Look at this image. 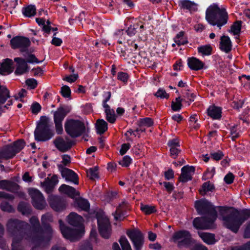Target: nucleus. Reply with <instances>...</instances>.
Segmentation results:
<instances>
[{"instance_id": "58", "label": "nucleus", "mask_w": 250, "mask_h": 250, "mask_svg": "<svg viewBox=\"0 0 250 250\" xmlns=\"http://www.w3.org/2000/svg\"><path fill=\"white\" fill-rule=\"evenodd\" d=\"M117 79L123 82L124 84H126L129 79V75L125 72L120 71L118 73Z\"/></svg>"}, {"instance_id": "38", "label": "nucleus", "mask_w": 250, "mask_h": 250, "mask_svg": "<svg viewBox=\"0 0 250 250\" xmlns=\"http://www.w3.org/2000/svg\"><path fill=\"white\" fill-rule=\"evenodd\" d=\"M89 214L91 217H94L97 219V224L108 219L104 217V212L101 209L99 210L91 209L89 212Z\"/></svg>"}, {"instance_id": "43", "label": "nucleus", "mask_w": 250, "mask_h": 250, "mask_svg": "<svg viewBox=\"0 0 250 250\" xmlns=\"http://www.w3.org/2000/svg\"><path fill=\"white\" fill-rule=\"evenodd\" d=\"M10 145L13 147L15 154H17L24 148L25 146V142L23 139H19Z\"/></svg>"}, {"instance_id": "32", "label": "nucleus", "mask_w": 250, "mask_h": 250, "mask_svg": "<svg viewBox=\"0 0 250 250\" xmlns=\"http://www.w3.org/2000/svg\"><path fill=\"white\" fill-rule=\"evenodd\" d=\"M178 6L181 9L183 10L195 11L197 9L196 4L189 0H180L178 1Z\"/></svg>"}, {"instance_id": "2", "label": "nucleus", "mask_w": 250, "mask_h": 250, "mask_svg": "<svg viewBox=\"0 0 250 250\" xmlns=\"http://www.w3.org/2000/svg\"><path fill=\"white\" fill-rule=\"evenodd\" d=\"M205 19L210 25L220 29L227 23L229 15L226 8H220L217 3H213L207 8Z\"/></svg>"}, {"instance_id": "55", "label": "nucleus", "mask_w": 250, "mask_h": 250, "mask_svg": "<svg viewBox=\"0 0 250 250\" xmlns=\"http://www.w3.org/2000/svg\"><path fill=\"white\" fill-rule=\"evenodd\" d=\"M154 96L160 98L161 99H168L169 97V95L167 94L166 90L163 88H160L158 89L157 91L154 94Z\"/></svg>"}, {"instance_id": "24", "label": "nucleus", "mask_w": 250, "mask_h": 250, "mask_svg": "<svg viewBox=\"0 0 250 250\" xmlns=\"http://www.w3.org/2000/svg\"><path fill=\"white\" fill-rule=\"evenodd\" d=\"M206 113L212 120H220L222 118V108L212 104L207 108Z\"/></svg>"}, {"instance_id": "48", "label": "nucleus", "mask_w": 250, "mask_h": 250, "mask_svg": "<svg viewBox=\"0 0 250 250\" xmlns=\"http://www.w3.org/2000/svg\"><path fill=\"white\" fill-rule=\"evenodd\" d=\"M183 97L186 99L188 105H190L194 101L196 96L194 93H190L189 90H188L183 93Z\"/></svg>"}, {"instance_id": "37", "label": "nucleus", "mask_w": 250, "mask_h": 250, "mask_svg": "<svg viewBox=\"0 0 250 250\" xmlns=\"http://www.w3.org/2000/svg\"><path fill=\"white\" fill-rule=\"evenodd\" d=\"M215 189L214 185L210 181H207L203 184L199 193L202 196H205L208 192H212Z\"/></svg>"}, {"instance_id": "63", "label": "nucleus", "mask_w": 250, "mask_h": 250, "mask_svg": "<svg viewBox=\"0 0 250 250\" xmlns=\"http://www.w3.org/2000/svg\"><path fill=\"white\" fill-rule=\"evenodd\" d=\"M26 84L30 87V89H34L38 85L37 81L33 78H29L25 81Z\"/></svg>"}, {"instance_id": "7", "label": "nucleus", "mask_w": 250, "mask_h": 250, "mask_svg": "<svg viewBox=\"0 0 250 250\" xmlns=\"http://www.w3.org/2000/svg\"><path fill=\"white\" fill-rule=\"evenodd\" d=\"M71 108L68 105H61L54 112L53 118L55 126L56 132L57 134L61 135L63 133L62 121L66 115L70 112Z\"/></svg>"}, {"instance_id": "49", "label": "nucleus", "mask_w": 250, "mask_h": 250, "mask_svg": "<svg viewBox=\"0 0 250 250\" xmlns=\"http://www.w3.org/2000/svg\"><path fill=\"white\" fill-rule=\"evenodd\" d=\"M119 243L123 250H132L130 244L125 235L120 237Z\"/></svg>"}, {"instance_id": "22", "label": "nucleus", "mask_w": 250, "mask_h": 250, "mask_svg": "<svg viewBox=\"0 0 250 250\" xmlns=\"http://www.w3.org/2000/svg\"><path fill=\"white\" fill-rule=\"evenodd\" d=\"M187 64L191 70L195 71L206 69L208 68L204 62L194 57L188 58Z\"/></svg>"}, {"instance_id": "27", "label": "nucleus", "mask_w": 250, "mask_h": 250, "mask_svg": "<svg viewBox=\"0 0 250 250\" xmlns=\"http://www.w3.org/2000/svg\"><path fill=\"white\" fill-rule=\"evenodd\" d=\"M20 188L19 185L13 181L8 180H1L0 181V189L15 193Z\"/></svg>"}, {"instance_id": "6", "label": "nucleus", "mask_w": 250, "mask_h": 250, "mask_svg": "<svg viewBox=\"0 0 250 250\" xmlns=\"http://www.w3.org/2000/svg\"><path fill=\"white\" fill-rule=\"evenodd\" d=\"M64 126L66 133L72 138L82 136L85 130L84 123L78 119H67Z\"/></svg>"}, {"instance_id": "45", "label": "nucleus", "mask_w": 250, "mask_h": 250, "mask_svg": "<svg viewBox=\"0 0 250 250\" xmlns=\"http://www.w3.org/2000/svg\"><path fill=\"white\" fill-rule=\"evenodd\" d=\"M137 125L140 127L146 126L149 127L153 125L154 122L152 118L146 117L140 119L137 122Z\"/></svg>"}, {"instance_id": "13", "label": "nucleus", "mask_w": 250, "mask_h": 250, "mask_svg": "<svg viewBox=\"0 0 250 250\" xmlns=\"http://www.w3.org/2000/svg\"><path fill=\"white\" fill-rule=\"evenodd\" d=\"M35 140L37 142H46L50 140L54 133L50 127L36 126L34 132Z\"/></svg>"}, {"instance_id": "16", "label": "nucleus", "mask_w": 250, "mask_h": 250, "mask_svg": "<svg viewBox=\"0 0 250 250\" xmlns=\"http://www.w3.org/2000/svg\"><path fill=\"white\" fill-rule=\"evenodd\" d=\"M57 167L62 177L65 178L66 181L73 182L76 185L79 184L78 175L73 170L65 167L61 164L57 165Z\"/></svg>"}, {"instance_id": "54", "label": "nucleus", "mask_w": 250, "mask_h": 250, "mask_svg": "<svg viewBox=\"0 0 250 250\" xmlns=\"http://www.w3.org/2000/svg\"><path fill=\"white\" fill-rule=\"evenodd\" d=\"M36 126L40 127H50L49 118L45 116H41L39 123Z\"/></svg>"}, {"instance_id": "36", "label": "nucleus", "mask_w": 250, "mask_h": 250, "mask_svg": "<svg viewBox=\"0 0 250 250\" xmlns=\"http://www.w3.org/2000/svg\"><path fill=\"white\" fill-rule=\"evenodd\" d=\"M107 123L104 119H98L95 124V128L97 134H103L108 129Z\"/></svg>"}, {"instance_id": "62", "label": "nucleus", "mask_w": 250, "mask_h": 250, "mask_svg": "<svg viewBox=\"0 0 250 250\" xmlns=\"http://www.w3.org/2000/svg\"><path fill=\"white\" fill-rule=\"evenodd\" d=\"M159 184L160 185H164V187L166 188V190L169 193H171V192L174 189V185L173 184V183H170L169 182H160Z\"/></svg>"}, {"instance_id": "17", "label": "nucleus", "mask_w": 250, "mask_h": 250, "mask_svg": "<svg viewBox=\"0 0 250 250\" xmlns=\"http://www.w3.org/2000/svg\"><path fill=\"white\" fill-rule=\"evenodd\" d=\"M53 144L60 151L65 152L68 151L73 146L75 145L76 142L74 140H69L65 142L62 137L58 136L53 141Z\"/></svg>"}, {"instance_id": "23", "label": "nucleus", "mask_w": 250, "mask_h": 250, "mask_svg": "<svg viewBox=\"0 0 250 250\" xmlns=\"http://www.w3.org/2000/svg\"><path fill=\"white\" fill-rule=\"evenodd\" d=\"M13 61L9 58L3 59L2 62H0V74L7 75L10 74L14 70Z\"/></svg>"}, {"instance_id": "28", "label": "nucleus", "mask_w": 250, "mask_h": 250, "mask_svg": "<svg viewBox=\"0 0 250 250\" xmlns=\"http://www.w3.org/2000/svg\"><path fill=\"white\" fill-rule=\"evenodd\" d=\"M125 203V202L124 201L120 204L117 207L115 212L113 213L115 220L123 221L128 216L127 210L123 206Z\"/></svg>"}, {"instance_id": "56", "label": "nucleus", "mask_w": 250, "mask_h": 250, "mask_svg": "<svg viewBox=\"0 0 250 250\" xmlns=\"http://www.w3.org/2000/svg\"><path fill=\"white\" fill-rule=\"evenodd\" d=\"M106 120L111 124H114L116 120V116L115 114L114 110L112 109V111L105 113Z\"/></svg>"}, {"instance_id": "31", "label": "nucleus", "mask_w": 250, "mask_h": 250, "mask_svg": "<svg viewBox=\"0 0 250 250\" xmlns=\"http://www.w3.org/2000/svg\"><path fill=\"white\" fill-rule=\"evenodd\" d=\"M74 206L79 208L81 210L85 211H90V203L89 201L85 199L82 197L76 199L74 201Z\"/></svg>"}, {"instance_id": "9", "label": "nucleus", "mask_w": 250, "mask_h": 250, "mask_svg": "<svg viewBox=\"0 0 250 250\" xmlns=\"http://www.w3.org/2000/svg\"><path fill=\"white\" fill-rule=\"evenodd\" d=\"M171 239L173 242L177 243L179 248L182 247L188 248L193 242L190 233L187 230H180L175 232Z\"/></svg>"}, {"instance_id": "11", "label": "nucleus", "mask_w": 250, "mask_h": 250, "mask_svg": "<svg viewBox=\"0 0 250 250\" xmlns=\"http://www.w3.org/2000/svg\"><path fill=\"white\" fill-rule=\"evenodd\" d=\"M216 220V219L208 216L198 217L193 220V226L197 229L205 230L211 229L215 228V222Z\"/></svg>"}, {"instance_id": "4", "label": "nucleus", "mask_w": 250, "mask_h": 250, "mask_svg": "<svg viewBox=\"0 0 250 250\" xmlns=\"http://www.w3.org/2000/svg\"><path fill=\"white\" fill-rule=\"evenodd\" d=\"M52 221L53 217L51 214L46 213L42 215L41 222L44 234H36L32 235L31 241L36 246L40 247L42 245H45L48 244L50 241L52 237L53 229L48 222Z\"/></svg>"}, {"instance_id": "12", "label": "nucleus", "mask_w": 250, "mask_h": 250, "mask_svg": "<svg viewBox=\"0 0 250 250\" xmlns=\"http://www.w3.org/2000/svg\"><path fill=\"white\" fill-rule=\"evenodd\" d=\"M126 234L131 241L135 250H141L144 244V235L138 229L128 230Z\"/></svg>"}, {"instance_id": "21", "label": "nucleus", "mask_w": 250, "mask_h": 250, "mask_svg": "<svg viewBox=\"0 0 250 250\" xmlns=\"http://www.w3.org/2000/svg\"><path fill=\"white\" fill-rule=\"evenodd\" d=\"M195 168L194 166L186 165L184 166L181 169V174L179 177V181L183 183H185L188 181H191L192 177L190 173H194Z\"/></svg>"}, {"instance_id": "59", "label": "nucleus", "mask_w": 250, "mask_h": 250, "mask_svg": "<svg viewBox=\"0 0 250 250\" xmlns=\"http://www.w3.org/2000/svg\"><path fill=\"white\" fill-rule=\"evenodd\" d=\"M42 185L44 187L45 190L47 193L51 192L55 187V186L51 183L47 179H45V181L42 183Z\"/></svg>"}, {"instance_id": "19", "label": "nucleus", "mask_w": 250, "mask_h": 250, "mask_svg": "<svg viewBox=\"0 0 250 250\" xmlns=\"http://www.w3.org/2000/svg\"><path fill=\"white\" fill-rule=\"evenodd\" d=\"M97 225L100 235L104 239H109L111 233V227L109 219L103 220Z\"/></svg>"}, {"instance_id": "1", "label": "nucleus", "mask_w": 250, "mask_h": 250, "mask_svg": "<svg viewBox=\"0 0 250 250\" xmlns=\"http://www.w3.org/2000/svg\"><path fill=\"white\" fill-rule=\"evenodd\" d=\"M219 215L224 222V226L237 233L243 223L250 218V208L237 209L233 208L229 214L224 215L229 209L226 206H217Z\"/></svg>"}, {"instance_id": "51", "label": "nucleus", "mask_w": 250, "mask_h": 250, "mask_svg": "<svg viewBox=\"0 0 250 250\" xmlns=\"http://www.w3.org/2000/svg\"><path fill=\"white\" fill-rule=\"evenodd\" d=\"M0 209L3 211L13 212L14 211L13 207L6 201H2L0 205Z\"/></svg>"}, {"instance_id": "8", "label": "nucleus", "mask_w": 250, "mask_h": 250, "mask_svg": "<svg viewBox=\"0 0 250 250\" xmlns=\"http://www.w3.org/2000/svg\"><path fill=\"white\" fill-rule=\"evenodd\" d=\"M59 227L62 236L71 241H75L80 239L84 233V230L82 229H73L66 226L63 221L59 220Z\"/></svg>"}, {"instance_id": "41", "label": "nucleus", "mask_w": 250, "mask_h": 250, "mask_svg": "<svg viewBox=\"0 0 250 250\" xmlns=\"http://www.w3.org/2000/svg\"><path fill=\"white\" fill-rule=\"evenodd\" d=\"M242 21H236L230 27V32L232 33L234 36H239L242 29Z\"/></svg>"}, {"instance_id": "14", "label": "nucleus", "mask_w": 250, "mask_h": 250, "mask_svg": "<svg viewBox=\"0 0 250 250\" xmlns=\"http://www.w3.org/2000/svg\"><path fill=\"white\" fill-rule=\"evenodd\" d=\"M29 195L32 199L34 207L38 209H43L46 205L44 197L42 193L38 189L32 188L29 190Z\"/></svg>"}, {"instance_id": "33", "label": "nucleus", "mask_w": 250, "mask_h": 250, "mask_svg": "<svg viewBox=\"0 0 250 250\" xmlns=\"http://www.w3.org/2000/svg\"><path fill=\"white\" fill-rule=\"evenodd\" d=\"M198 235L202 240L208 245L214 244L216 242L215 238V235L213 233L198 232Z\"/></svg>"}, {"instance_id": "10", "label": "nucleus", "mask_w": 250, "mask_h": 250, "mask_svg": "<svg viewBox=\"0 0 250 250\" xmlns=\"http://www.w3.org/2000/svg\"><path fill=\"white\" fill-rule=\"evenodd\" d=\"M30 39L22 36H16L10 40V44L13 49H19L20 52L24 57H26L24 52H27L31 45Z\"/></svg>"}, {"instance_id": "39", "label": "nucleus", "mask_w": 250, "mask_h": 250, "mask_svg": "<svg viewBox=\"0 0 250 250\" xmlns=\"http://www.w3.org/2000/svg\"><path fill=\"white\" fill-rule=\"evenodd\" d=\"M125 32L124 29H117L113 33V37L117 40L118 43L122 44L125 40Z\"/></svg>"}, {"instance_id": "26", "label": "nucleus", "mask_w": 250, "mask_h": 250, "mask_svg": "<svg viewBox=\"0 0 250 250\" xmlns=\"http://www.w3.org/2000/svg\"><path fill=\"white\" fill-rule=\"evenodd\" d=\"M16 154L11 145L4 146L0 148V160H8L13 158Z\"/></svg>"}, {"instance_id": "46", "label": "nucleus", "mask_w": 250, "mask_h": 250, "mask_svg": "<svg viewBox=\"0 0 250 250\" xmlns=\"http://www.w3.org/2000/svg\"><path fill=\"white\" fill-rule=\"evenodd\" d=\"M138 28V25L135 24L134 21H131L127 29L125 30V34L129 37H132L134 36L137 32V29Z\"/></svg>"}, {"instance_id": "57", "label": "nucleus", "mask_w": 250, "mask_h": 250, "mask_svg": "<svg viewBox=\"0 0 250 250\" xmlns=\"http://www.w3.org/2000/svg\"><path fill=\"white\" fill-rule=\"evenodd\" d=\"M98 167H93L90 168L88 170V174L90 176V179L91 180H94L95 179H98L99 178L98 173Z\"/></svg>"}, {"instance_id": "30", "label": "nucleus", "mask_w": 250, "mask_h": 250, "mask_svg": "<svg viewBox=\"0 0 250 250\" xmlns=\"http://www.w3.org/2000/svg\"><path fill=\"white\" fill-rule=\"evenodd\" d=\"M29 222L32 225V230L34 233L33 235L36 234H44L42 226H41L39 219L37 216H32L29 219Z\"/></svg>"}, {"instance_id": "60", "label": "nucleus", "mask_w": 250, "mask_h": 250, "mask_svg": "<svg viewBox=\"0 0 250 250\" xmlns=\"http://www.w3.org/2000/svg\"><path fill=\"white\" fill-rule=\"evenodd\" d=\"M41 105L37 102H33L31 106V112L34 115H37L41 111Z\"/></svg>"}, {"instance_id": "3", "label": "nucleus", "mask_w": 250, "mask_h": 250, "mask_svg": "<svg viewBox=\"0 0 250 250\" xmlns=\"http://www.w3.org/2000/svg\"><path fill=\"white\" fill-rule=\"evenodd\" d=\"M29 228V224L18 219H10L7 223V230L13 237V244H20L24 238L27 239Z\"/></svg>"}, {"instance_id": "15", "label": "nucleus", "mask_w": 250, "mask_h": 250, "mask_svg": "<svg viewBox=\"0 0 250 250\" xmlns=\"http://www.w3.org/2000/svg\"><path fill=\"white\" fill-rule=\"evenodd\" d=\"M48 202L51 208L56 212H60L66 208L64 200L60 196L51 195L49 196Z\"/></svg>"}, {"instance_id": "61", "label": "nucleus", "mask_w": 250, "mask_h": 250, "mask_svg": "<svg viewBox=\"0 0 250 250\" xmlns=\"http://www.w3.org/2000/svg\"><path fill=\"white\" fill-rule=\"evenodd\" d=\"M117 49L121 58H122L124 60H126L129 58V55L127 54L126 52V47L124 46V47H122L121 46H118Z\"/></svg>"}, {"instance_id": "34", "label": "nucleus", "mask_w": 250, "mask_h": 250, "mask_svg": "<svg viewBox=\"0 0 250 250\" xmlns=\"http://www.w3.org/2000/svg\"><path fill=\"white\" fill-rule=\"evenodd\" d=\"M36 7L35 5L30 4L23 7L21 10L22 14L24 17L32 18L37 14Z\"/></svg>"}, {"instance_id": "20", "label": "nucleus", "mask_w": 250, "mask_h": 250, "mask_svg": "<svg viewBox=\"0 0 250 250\" xmlns=\"http://www.w3.org/2000/svg\"><path fill=\"white\" fill-rule=\"evenodd\" d=\"M14 61L17 63V67L15 71L16 75H21L29 71L30 66L28 65L24 59L21 57H16L14 58Z\"/></svg>"}, {"instance_id": "25", "label": "nucleus", "mask_w": 250, "mask_h": 250, "mask_svg": "<svg viewBox=\"0 0 250 250\" xmlns=\"http://www.w3.org/2000/svg\"><path fill=\"white\" fill-rule=\"evenodd\" d=\"M232 48V43L228 36L223 35L220 37L219 49L226 53L230 52Z\"/></svg>"}, {"instance_id": "44", "label": "nucleus", "mask_w": 250, "mask_h": 250, "mask_svg": "<svg viewBox=\"0 0 250 250\" xmlns=\"http://www.w3.org/2000/svg\"><path fill=\"white\" fill-rule=\"evenodd\" d=\"M140 209L146 215H149L157 212L155 206L144 205L142 203L140 205Z\"/></svg>"}, {"instance_id": "35", "label": "nucleus", "mask_w": 250, "mask_h": 250, "mask_svg": "<svg viewBox=\"0 0 250 250\" xmlns=\"http://www.w3.org/2000/svg\"><path fill=\"white\" fill-rule=\"evenodd\" d=\"M18 210L23 215H29L32 213V208L30 205L24 201H21L17 207Z\"/></svg>"}, {"instance_id": "64", "label": "nucleus", "mask_w": 250, "mask_h": 250, "mask_svg": "<svg viewBox=\"0 0 250 250\" xmlns=\"http://www.w3.org/2000/svg\"><path fill=\"white\" fill-rule=\"evenodd\" d=\"M231 250H250V242H248L240 246L234 247Z\"/></svg>"}, {"instance_id": "5", "label": "nucleus", "mask_w": 250, "mask_h": 250, "mask_svg": "<svg viewBox=\"0 0 250 250\" xmlns=\"http://www.w3.org/2000/svg\"><path fill=\"white\" fill-rule=\"evenodd\" d=\"M194 208L199 215L216 219L218 217L216 206L205 198L196 200L194 202Z\"/></svg>"}, {"instance_id": "42", "label": "nucleus", "mask_w": 250, "mask_h": 250, "mask_svg": "<svg viewBox=\"0 0 250 250\" xmlns=\"http://www.w3.org/2000/svg\"><path fill=\"white\" fill-rule=\"evenodd\" d=\"M24 54L26 55V57H24V59L27 63H40L42 62V61H39L34 54H32L31 51L29 49L27 52H24Z\"/></svg>"}, {"instance_id": "29", "label": "nucleus", "mask_w": 250, "mask_h": 250, "mask_svg": "<svg viewBox=\"0 0 250 250\" xmlns=\"http://www.w3.org/2000/svg\"><path fill=\"white\" fill-rule=\"evenodd\" d=\"M59 190L60 192L67 195L71 198L80 195L79 192L77 191L74 188L65 184H62L59 187Z\"/></svg>"}, {"instance_id": "50", "label": "nucleus", "mask_w": 250, "mask_h": 250, "mask_svg": "<svg viewBox=\"0 0 250 250\" xmlns=\"http://www.w3.org/2000/svg\"><path fill=\"white\" fill-rule=\"evenodd\" d=\"M210 155L212 160L218 161L223 158L224 154L222 151L218 150L216 152H210Z\"/></svg>"}, {"instance_id": "40", "label": "nucleus", "mask_w": 250, "mask_h": 250, "mask_svg": "<svg viewBox=\"0 0 250 250\" xmlns=\"http://www.w3.org/2000/svg\"><path fill=\"white\" fill-rule=\"evenodd\" d=\"M212 47L210 44H206L199 46L197 48L198 52L203 56H209L212 54Z\"/></svg>"}, {"instance_id": "47", "label": "nucleus", "mask_w": 250, "mask_h": 250, "mask_svg": "<svg viewBox=\"0 0 250 250\" xmlns=\"http://www.w3.org/2000/svg\"><path fill=\"white\" fill-rule=\"evenodd\" d=\"M185 34V32L183 31H180L178 33L175 37L174 38V42L177 44L178 46L182 45H185L188 43V42L187 40H183L182 38L183 37Z\"/></svg>"}, {"instance_id": "52", "label": "nucleus", "mask_w": 250, "mask_h": 250, "mask_svg": "<svg viewBox=\"0 0 250 250\" xmlns=\"http://www.w3.org/2000/svg\"><path fill=\"white\" fill-rule=\"evenodd\" d=\"M60 93L63 97L68 98L71 96V91L68 86L65 85L61 87Z\"/></svg>"}, {"instance_id": "18", "label": "nucleus", "mask_w": 250, "mask_h": 250, "mask_svg": "<svg viewBox=\"0 0 250 250\" xmlns=\"http://www.w3.org/2000/svg\"><path fill=\"white\" fill-rule=\"evenodd\" d=\"M68 223L71 226L77 227L78 229H82L84 230L83 224V218L76 212H71L67 217Z\"/></svg>"}, {"instance_id": "53", "label": "nucleus", "mask_w": 250, "mask_h": 250, "mask_svg": "<svg viewBox=\"0 0 250 250\" xmlns=\"http://www.w3.org/2000/svg\"><path fill=\"white\" fill-rule=\"evenodd\" d=\"M132 163V159L128 155L124 156L122 160L119 161V164L123 167H127Z\"/></svg>"}]
</instances>
